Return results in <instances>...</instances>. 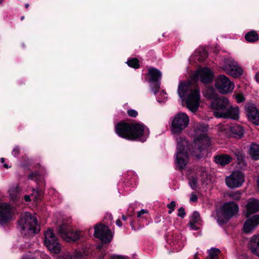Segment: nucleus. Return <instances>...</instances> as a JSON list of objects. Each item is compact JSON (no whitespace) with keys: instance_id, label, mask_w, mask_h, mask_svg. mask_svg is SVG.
Wrapping results in <instances>:
<instances>
[{"instance_id":"obj_55","label":"nucleus","mask_w":259,"mask_h":259,"mask_svg":"<svg viewBox=\"0 0 259 259\" xmlns=\"http://www.w3.org/2000/svg\"><path fill=\"white\" fill-rule=\"evenodd\" d=\"M81 255H82V254H81V252H80L79 254L77 255V256L79 257V256H81Z\"/></svg>"},{"instance_id":"obj_10","label":"nucleus","mask_w":259,"mask_h":259,"mask_svg":"<svg viewBox=\"0 0 259 259\" xmlns=\"http://www.w3.org/2000/svg\"><path fill=\"white\" fill-rule=\"evenodd\" d=\"M244 176L241 172L233 171L229 176L226 178L227 186L230 188H236L241 187L244 182Z\"/></svg>"},{"instance_id":"obj_41","label":"nucleus","mask_w":259,"mask_h":259,"mask_svg":"<svg viewBox=\"0 0 259 259\" xmlns=\"http://www.w3.org/2000/svg\"><path fill=\"white\" fill-rule=\"evenodd\" d=\"M254 228H243V231L245 234H251L252 233Z\"/></svg>"},{"instance_id":"obj_35","label":"nucleus","mask_w":259,"mask_h":259,"mask_svg":"<svg viewBox=\"0 0 259 259\" xmlns=\"http://www.w3.org/2000/svg\"><path fill=\"white\" fill-rule=\"evenodd\" d=\"M149 213V211L147 209H142L137 213V217L138 218H144L145 215H147Z\"/></svg>"},{"instance_id":"obj_37","label":"nucleus","mask_w":259,"mask_h":259,"mask_svg":"<svg viewBox=\"0 0 259 259\" xmlns=\"http://www.w3.org/2000/svg\"><path fill=\"white\" fill-rule=\"evenodd\" d=\"M234 97L236 99L237 102L238 103H241L243 101L244 98L242 94H238L235 95H234Z\"/></svg>"},{"instance_id":"obj_23","label":"nucleus","mask_w":259,"mask_h":259,"mask_svg":"<svg viewBox=\"0 0 259 259\" xmlns=\"http://www.w3.org/2000/svg\"><path fill=\"white\" fill-rule=\"evenodd\" d=\"M189 224L190 227L203 225V221L197 211H194L190 215Z\"/></svg>"},{"instance_id":"obj_54","label":"nucleus","mask_w":259,"mask_h":259,"mask_svg":"<svg viewBox=\"0 0 259 259\" xmlns=\"http://www.w3.org/2000/svg\"><path fill=\"white\" fill-rule=\"evenodd\" d=\"M257 184L258 187L259 188V179L257 180Z\"/></svg>"},{"instance_id":"obj_30","label":"nucleus","mask_w":259,"mask_h":259,"mask_svg":"<svg viewBox=\"0 0 259 259\" xmlns=\"http://www.w3.org/2000/svg\"><path fill=\"white\" fill-rule=\"evenodd\" d=\"M245 39L249 42H253L257 40L258 35L257 33L254 31H250L245 35Z\"/></svg>"},{"instance_id":"obj_2","label":"nucleus","mask_w":259,"mask_h":259,"mask_svg":"<svg viewBox=\"0 0 259 259\" xmlns=\"http://www.w3.org/2000/svg\"><path fill=\"white\" fill-rule=\"evenodd\" d=\"M178 94L182 101L185 100L186 106L191 112L197 111L200 102L199 90L192 85L191 81H180Z\"/></svg>"},{"instance_id":"obj_48","label":"nucleus","mask_w":259,"mask_h":259,"mask_svg":"<svg viewBox=\"0 0 259 259\" xmlns=\"http://www.w3.org/2000/svg\"><path fill=\"white\" fill-rule=\"evenodd\" d=\"M111 259H124L122 257L117 256H114Z\"/></svg>"},{"instance_id":"obj_52","label":"nucleus","mask_w":259,"mask_h":259,"mask_svg":"<svg viewBox=\"0 0 259 259\" xmlns=\"http://www.w3.org/2000/svg\"><path fill=\"white\" fill-rule=\"evenodd\" d=\"M194 259H199L198 257V254L197 253H195V255H194Z\"/></svg>"},{"instance_id":"obj_6","label":"nucleus","mask_w":259,"mask_h":259,"mask_svg":"<svg viewBox=\"0 0 259 259\" xmlns=\"http://www.w3.org/2000/svg\"><path fill=\"white\" fill-rule=\"evenodd\" d=\"M221 68L227 74L235 78L240 76L243 73L242 68L232 58L225 59Z\"/></svg>"},{"instance_id":"obj_51","label":"nucleus","mask_w":259,"mask_h":259,"mask_svg":"<svg viewBox=\"0 0 259 259\" xmlns=\"http://www.w3.org/2000/svg\"><path fill=\"white\" fill-rule=\"evenodd\" d=\"M162 95L164 97V98H166V93H164V92H162Z\"/></svg>"},{"instance_id":"obj_27","label":"nucleus","mask_w":259,"mask_h":259,"mask_svg":"<svg viewBox=\"0 0 259 259\" xmlns=\"http://www.w3.org/2000/svg\"><path fill=\"white\" fill-rule=\"evenodd\" d=\"M249 153L251 157L254 160L259 159V145L256 144H251L249 149Z\"/></svg>"},{"instance_id":"obj_53","label":"nucleus","mask_w":259,"mask_h":259,"mask_svg":"<svg viewBox=\"0 0 259 259\" xmlns=\"http://www.w3.org/2000/svg\"><path fill=\"white\" fill-rule=\"evenodd\" d=\"M122 220L125 221L126 220V217L124 215L122 216Z\"/></svg>"},{"instance_id":"obj_11","label":"nucleus","mask_w":259,"mask_h":259,"mask_svg":"<svg viewBox=\"0 0 259 259\" xmlns=\"http://www.w3.org/2000/svg\"><path fill=\"white\" fill-rule=\"evenodd\" d=\"M194 77L201 82L206 84L211 82L214 77L213 72L208 67L198 69L194 75Z\"/></svg>"},{"instance_id":"obj_1","label":"nucleus","mask_w":259,"mask_h":259,"mask_svg":"<svg viewBox=\"0 0 259 259\" xmlns=\"http://www.w3.org/2000/svg\"><path fill=\"white\" fill-rule=\"evenodd\" d=\"M207 126L202 123H195L194 126L193 141L190 143L184 137L176 138L177 142L175 162L179 169L184 168L190 156L199 158L203 155L205 149L210 144V139L206 133Z\"/></svg>"},{"instance_id":"obj_40","label":"nucleus","mask_w":259,"mask_h":259,"mask_svg":"<svg viewBox=\"0 0 259 259\" xmlns=\"http://www.w3.org/2000/svg\"><path fill=\"white\" fill-rule=\"evenodd\" d=\"M19 152H20V149L18 147V146H16L15 147L12 152V154L14 156H17V155H19Z\"/></svg>"},{"instance_id":"obj_3","label":"nucleus","mask_w":259,"mask_h":259,"mask_svg":"<svg viewBox=\"0 0 259 259\" xmlns=\"http://www.w3.org/2000/svg\"><path fill=\"white\" fill-rule=\"evenodd\" d=\"M205 96L209 99L212 100L211 107L214 110L213 114L218 118H221L220 113L225 112L227 108L231 106L229 99L225 97H218L214 90L209 89L205 94Z\"/></svg>"},{"instance_id":"obj_47","label":"nucleus","mask_w":259,"mask_h":259,"mask_svg":"<svg viewBox=\"0 0 259 259\" xmlns=\"http://www.w3.org/2000/svg\"><path fill=\"white\" fill-rule=\"evenodd\" d=\"M255 78L256 81L259 83V72L256 73L255 74Z\"/></svg>"},{"instance_id":"obj_29","label":"nucleus","mask_w":259,"mask_h":259,"mask_svg":"<svg viewBox=\"0 0 259 259\" xmlns=\"http://www.w3.org/2000/svg\"><path fill=\"white\" fill-rule=\"evenodd\" d=\"M9 193L11 198L14 200L17 198L19 193V188L18 185H16L10 188Z\"/></svg>"},{"instance_id":"obj_32","label":"nucleus","mask_w":259,"mask_h":259,"mask_svg":"<svg viewBox=\"0 0 259 259\" xmlns=\"http://www.w3.org/2000/svg\"><path fill=\"white\" fill-rule=\"evenodd\" d=\"M220 250L215 248H211L209 250V256L210 259H218Z\"/></svg>"},{"instance_id":"obj_14","label":"nucleus","mask_w":259,"mask_h":259,"mask_svg":"<svg viewBox=\"0 0 259 259\" xmlns=\"http://www.w3.org/2000/svg\"><path fill=\"white\" fill-rule=\"evenodd\" d=\"M69 228H59V234L61 237L67 242L74 241L79 238V232L72 231Z\"/></svg>"},{"instance_id":"obj_60","label":"nucleus","mask_w":259,"mask_h":259,"mask_svg":"<svg viewBox=\"0 0 259 259\" xmlns=\"http://www.w3.org/2000/svg\"><path fill=\"white\" fill-rule=\"evenodd\" d=\"M100 248H101V247L100 246H98V248L100 249Z\"/></svg>"},{"instance_id":"obj_50","label":"nucleus","mask_w":259,"mask_h":259,"mask_svg":"<svg viewBox=\"0 0 259 259\" xmlns=\"http://www.w3.org/2000/svg\"><path fill=\"white\" fill-rule=\"evenodd\" d=\"M0 160L1 163H4L5 162V159L4 158H1Z\"/></svg>"},{"instance_id":"obj_38","label":"nucleus","mask_w":259,"mask_h":259,"mask_svg":"<svg viewBox=\"0 0 259 259\" xmlns=\"http://www.w3.org/2000/svg\"><path fill=\"white\" fill-rule=\"evenodd\" d=\"M127 112L128 115L132 117H135L138 115V112H137V111L133 109H129L127 110Z\"/></svg>"},{"instance_id":"obj_61","label":"nucleus","mask_w":259,"mask_h":259,"mask_svg":"<svg viewBox=\"0 0 259 259\" xmlns=\"http://www.w3.org/2000/svg\"><path fill=\"white\" fill-rule=\"evenodd\" d=\"M156 91H154V94H156Z\"/></svg>"},{"instance_id":"obj_26","label":"nucleus","mask_w":259,"mask_h":259,"mask_svg":"<svg viewBox=\"0 0 259 259\" xmlns=\"http://www.w3.org/2000/svg\"><path fill=\"white\" fill-rule=\"evenodd\" d=\"M40 228H21L20 232L24 236L32 237L40 232Z\"/></svg>"},{"instance_id":"obj_56","label":"nucleus","mask_w":259,"mask_h":259,"mask_svg":"<svg viewBox=\"0 0 259 259\" xmlns=\"http://www.w3.org/2000/svg\"><path fill=\"white\" fill-rule=\"evenodd\" d=\"M28 6H29V5H28V4H26V5H25V7H26V8H28Z\"/></svg>"},{"instance_id":"obj_4","label":"nucleus","mask_w":259,"mask_h":259,"mask_svg":"<svg viewBox=\"0 0 259 259\" xmlns=\"http://www.w3.org/2000/svg\"><path fill=\"white\" fill-rule=\"evenodd\" d=\"M238 210V206L235 202H229L224 204L221 210H217L213 212L212 216L217 221L218 225L221 226L237 214Z\"/></svg>"},{"instance_id":"obj_25","label":"nucleus","mask_w":259,"mask_h":259,"mask_svg":"<svg viewBox=\"0 0 259 259\" xmlns=\"http://www.w3.org/2000/svg\"><path fill=\"white\" fill-rule=\"evenodd\" d=\"M249 247L252 253L259 256V236L251 240Z\"/></svg>"},{"instance_id":"obj_49","label":"nucleus","mask_w":259,"mask_h":259,"mask_svg":"<svg viewBox=\"0 0 259 259\" xmlns=\"http://www.w3.org/2000/svg\"><path fill=\"white\" fill-rule=\"evenodd\" d=\"M4 167L5 168H9L10 166H9L7 164L5 163V164H4Z\"/></svg>"},{"instance_id":"obj_57","label":"nucleus","mask_w":259,"mask_h":259,"mask_svg":"<svg viewBox=\"0 0 259 259\" xmlns=\"http://www.w3.org/2000/svg\"><path fill=\"white\" fill-rule=\"evenodd\" d=\"M194 228L195 230H198V229L199 228L196 227V228Z\"/></svg>"},{"instance_id":"obj_33","label":"nucleus","mask_w":259,"mask_h":259,"mask_svg":"<svg viewBox=\"0 0 259 259\" xmlns=\"http://www.w3.org/2000/svg\"><path fill=\"white\" fill-rule=\"evenodd\" d=\"M126 63L130 67L136 69L140 67L139 60L136 58L128 60Z\"/></svg>"},{"instance_id":"obj_28","label":"nucleus","mask_w":259,"mask_h":259,"mask_svg":"<svg viewBox=\"0 0 259 259\" xmlns=\"http://www.w3.org/2000/svg\"><path fill=\"white\" fill-rule=\"evenodd\" d=\"M259 225V215L255 214L248 219L243 227H256Z\"/></svg>"},{"instance_id":"obj_39","label":"nucleus","mask_w":259,"mask_h":259,"mask_svg":"<svg viewBox=\"0 0 259 259\" xmlns=\"http://www.w3.org/2000/svg\"><path fill=\"white\" fill-rule=\"evenodd\" d=\"M186 214L184 208L181 207L178 209V216L182 218H184Z\"/></svg>"},{"instance_id":"obj_44","label":"nucleus","mask_w":259,"mask_h":259,"mask_svg":"<svg viewBox=\"0 0 259 259\" xmlns=\"http://www.w3.org/2000/svg\"><path fill=\"white\" fill-rule=\"evenodd\" d=\"M116 224L118 227H120V226H122V224H121V221L119 219H118V220H116Z\"/></svg>"},{"instance_id":"obj_46","label":"nucleus","mask_w":259,"mask_h":259,"mask_svg":"<svg viewBox=\"0 0 259 259\" xmlns=\"http://www.w3.org/2000/svg\"><path fill=\"white\" fill-rule=\"evenodd\" d=\"M25 198V200L26 201V202H28V201H30V196L29 195H26L24 197Z\"/></svg>"},{"instance_id":"obj_31","label":"nucleus","mask_w":259,"mask_h":259,"mask_svg":"<svg viewBox=\"0 0 259 259\" xmlns=\"http://www.w3.org/2000/svg\"><path fill=\"white\" fill-rule=\"evenodd\" d=\"M230 126L227 124H220L218 126V129L220 132L225 135H230Z\"/></svg>"},{"instance_id":"obj_21","label":"nucleus","mask_w":259,"mask_h":259,"mask_svg":"<svg viewBox=\"0 0 259 259\" xmlns=\"http://www.w3.org/2000/svg\"><path fill=\"white\" fill-rule=\"evenodd\" d=\"M207 57V53L203 48H199L196 50L194 54L191 56L192 61L197 60L198 61H203Z\"/></svg>"},{"instance_id":"obj_8","label":"nucleus","mask_w":259,"mask_h":259,"mask_svg":"<svg viewBox=\"0 0 259 259\" xmlns=\"http://www.w3.org/2000/svg\"><path fill=\"white\" fill-rule=\"evenodd\" d=\"M215 87L220 93L224 94L232 92L235 85L224 75H218L215 80Z\"/></svg>"},{"instance_id":"obj_17","label":"nucleus","mask_w":259,"mask_h":259,"mask_svg":"<svg viewBox=\"0 0 259 259\" xmlns=\"http://www.w3.org/2000/svg\"><path fill=\"white\" fill-rule=\"evenodd\" d=\"M11 209L10 206L5 203L0 204V224L3 225L7 223L11 218Z\"/></svg>"},{"instance_id":"obj_62","label":"nucleus","mask_w":259,"mask_h":259,"mask_svg":"<svg viewBox=\"0 0 259 259\" xmlns=\"http://www.w3.org/2000/svg\"><path fill=\"white\" fill-rule=\"evenodd\" d=\"M23 18H24V17H21V19H22H22H23Z\"/></svg>"},{"instance_id":"obj_13","label":"nucleus","mask_w":259,"mask_h":259,"mask_svg":"<svg viewBox=\"0 0 259 259\" xmlns=\"http://www.w3.org/2000/svg\"><path fill=\"white\" fill-rule=\"evenodd\" d=\"M131 124L120 122L115 127L116 133L120 137L130 140L133 137H131Z\"/></svg>"},{"instance_id":"obj_34","label":"nucleus","mask_w":259,"mask_h":259,"mask_svg":"<svg viewBox=\"0 0 259 259\" xmlns=\"http://www.w3.org/2000/svg\"><path fill=\"white\" fill-rule=\"evenodd\" d=\"M190 185L192 189H195L197 187L198 179L192 178L189 181Z\"/></svg>"},{"instance_id":"obj_22","label":"nucleus","mask_w":259,"mask_h":259,"mask_svg":"<svg viewBox=\"0 0 259 259\" xmlns=\"http://www.w3.org/2000/svg\"><path fill=\"white\" fill-rule=\"evenodd\" d=\"M244 134V129L240 125L230 126V135L236 138H241Z\"/></svg>"},{"instance_id":"obj_43","label":"nucleus","mask_w":259,"mask_h":259,"mask_svg":"<svg viewBox=\"0 0 259 259\" xmlns=\"http://www.w3.org/2000/svg\"><path fill=\"white\" fill-rule=\"evenodd\" d=\"M37 176V174L36 173H32L31 174H30L29 175V179H32V180H33L34 179V178H35V177Z\"/></svg>"},{"instance_id":"obj_59","label":"nucleus","mask_w":259,"mask_h":259,"mask_svg":"<svg viewBox=\"0 0 259 259\" xmlns=\"http://www.w3.org/2000/svg\"><path fill=\"white\" fill-rule=\"evenodd\" d=\"M157 101H158V102H162V101H160V100H159V99H158V100H157Z\"/></svg>"},{"instance_id":"obj_7","label":"nucleus","mask_w":259,"mask_h":259,"mask_svg":"<svg viewBox=\"0 0 259 259\" xmlns=\"http://www.w3.org/2000/svg\"><path fill=\"white\" fill-rule=\"evenodd\" d=\"M149 135V129L142 123L131 124L130 140H139L144 142L146 140Z\"/></svg>"},{"instance_id":"obj_36","label":"nucleus","mask_w":259,"mask_h":259,"mask_svg":"<svg viewBox=\"0 0 259 259\" xmlns=\"http://www.w3.org/2000/svg\"><path fill=\"white\" fill-rule=\"evenodd\" d=\"M167 206L169 209L168 213L170 214L175 210L176 202L174 201H172L170 202V203L167 204Z\"/></svg>"},{"instance_id":"obj_45","label":"nucleus","mask_w":259,"mask_h":259,"mask_svg":"<svg viewBox=\"0 0 259 259\" xmlns=\"http://www.w3.org/2000/svg\"><path fill=\"white\" fill-rule=\"evenodd\" d=\"M95 227H107V225L106 224H98L95 225Z\"/></svg>"},{"instance_id":"obj_12","label":"nucleus","mask_w":259,"mask_h":259,"mask_svg":"<svg viewBox=\"0 0 259 259\" xmlns=\"http://www.w3.org/2000/svg\"><path fill=\"white\" fill-rule=\"evenodd\" d=\"M94 235L96 238L100 239L103 243L109 242L112 238L111 231L108 228H95Z\"/></svg>"},{"instance_id":"obj_20","label":"nucleus","mask_w":259,"mask_h":259,"mask_svg":"<svg viewBox=\"0 0 259 259\" xmlns=\"http://www.w3.org/2000/svg\"><path fill=\"white\" fill-rule=\"evenodd\" d=\"M246 213L247 215L259 211V200L250 198L246 201L245 205Z\"/></svg>"},{"instance_id":"obj_5","label":"nucleus","mask_w":259,"mask_h":259,"mask_svg":"<svg viewBox=\"0 0 259 259\" xmlns=\"http://www.w3.org/2000/svg\"><path fill=\"white\" fill-rule=\"evenodd\" d=\"M189 117L184 112H179L171 117L170 120V131L172 135H180L189 125Z\"/></svg>"},{"instance_id":"obj_24","label":"nucleus","mask_w":259,"mask_h":259,"mask_svg":"<svg viewBox=\"0 0 259 259\" xmlns=\"http://www.w3.org/2000/svg\"><path fill=\"white\" fill-rule=\"evenodd\" d=\"M232 158L228 154H220L214 157L215 162L221 165H225L232 161Z\"/></svg>"},{"instance_id":"obj_16","label":"nucleus","mask_w":259,"mask_h":259,"mask_svg":"<svg viewBox=\"0 0 259 259\" xmlns=\"http://www.w3.org/2000/svg\"><path fill=\"white\" fill-rule=\"evenodd\" d=\"M246 115L249 120L256 125H259V112L253 104L245 106Z\"/></svg>"},{"instance_id":"obj_18","label":"nucleus","mask_w":259,"mask_h":259,"mask_svg":"<svg viewBox=\"0 0 259 259\" xmlns=\"http://www.w3.org/2000/svg\"><path fill=\"white\" fill-rule=\"evenodd\" d=\"M221 118H230L234 120H238L239 117V108L238 107L231 106L227 108L225 112L220 113Z\"/></svg>"},{"instance_id":"obj_19","label":"nucleus","mask_w":259,"mask_h":259,"mask_svg":"<svg viewBox=\"0 0 259 259\" xmlns=\"http://www.w3.org/2000/svg\"><path fill=\"white\" fill-rule=\"evenodd\" d=\"M148 74L150 77L149 81L150 82H156V89L158 90L160 87L159 82L162 76L161 72L155 68H151L148 69Z\"/></svg>"},{"instance_id":"obj_15","label":"nucleus","mask_w":259,"mask_h":259,"mask_svg":"<svg viewBox=\"0 0 259 259\" xmlns=\"http://www.w3.org/2000/svg\"><path fill=\"white\" fill-rule=\"evenodd\" d=\"M18 224L21 227H36L37 221L35 216L28 212H25L22 214Z\"/></svg>"},{"instance_id":"obj_9","label":"nucleus","mask_w":259,"mask_h":259,"mask_svg":"<svg viewBox=\"0 0 259 259\" xmlns=\"http://www.w3.org/2000/svg\"><path fill=\"white\" fill-rule=\"evenodd\" d=\"M44 235L45 243L47 248L53 253H59L61 250L60 245L52 230L51 228L48 229L47 231L45 232Z\"/></svg>"},{"instance_id":"obj_58","label":"nucleus","mask_w":259,"mask_h":259,"mask_svg":"<svg viewBox=\"0 0 259 259\" xmlns=\"http://www.w3.org/2000/svg\"><path fill=\"white\" fill-rule=\"evenodd\" d=\"M3 2V0H0V4H2Z\"/></svg>"},{"instance_id":"obj_42","label":"nucleus","mask_w":259,"mask_h":259,"mask_svg":"<svg viewBox=\"0 0 259 259\" xmlns=\"http://www.w3.org/2000/svg\"><path fill=\"white\" fill-rule=\"evenodd\" d=\"M198 199V197L194 193H192L190 197V201L191 202H196Z\"/></svg>"}]
</instances>
